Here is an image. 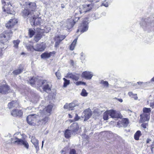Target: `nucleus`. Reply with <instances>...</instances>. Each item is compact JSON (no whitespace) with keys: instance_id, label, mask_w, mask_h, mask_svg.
<instances>
[{"instance_id":"1","label":"nucleus","mask_w":154,"mask_h":154,"mask_svg":"<svg viewBox=\"0 0 154 154\" xmlns=\"http://www.w3.org/2000/svg\"><path fill=\"white\" fill-rule=\"evenodd\" d=\"M92 9V5L88 4L85 5H82L80 6L79 8H77L74 11L75 17L76 18H79V14L82 13H86L89 12Z\"/></svg>"},{"instance_id":"2","label":"nucleus","mask_w":154,"mask_h":154,"mask_svg":"<svg viewBox=\"0 0 154 154\" xmlns=\"http://www.w3.org/2000/svg\"><path fill=\"white\" fill-rule=\"evenodd\" d=\"M13 33L11 30L8 29L5 31L3 32L0 34V41L4 44L11 38L12 36Z\"/></svg>"},{"instance_id":"3","label":"nucleus","mask_w":154,"mask_h":154,"mask_svg":"<svg viewBox=\"0 0 154 154\" xmlns=\"http://www.w3.org/2000/svg\"><path fill=\"white\" fill-rule=\"evenodd\" d=\"M89 21V20L87 18L83 20V23L79 26L77 32L80 31L81 32L83 33L86 31L88 28V24Z\"/></svg>"},{"instance_id":"4","label":"nucleus","mask_w":154,"mask_h":154,"mask_svg":"<svg viewBox=\"0 0 154 154\" xmlns=\"http://www.w3.org/2000/svg\"><path fill=\"white\" fill-rule=\"evenodd\" d=\"M35 14L34 12L31 11L27 8H24V9L22 11V16L24 18H27L29 20L32 17H34V14Z\"/></svg>"},{"instance_id":"5","label":"nucleus","mask_w":154,"mask_h":154,"mask_svg":"<svg viewBox=\"0 0 154 154\" xmlns=\"http://www.w3.org/2000/svg\"><path fill=\"white\" fill-rule=\"evenodd\" d=\"M2 3L3 4H5V5H4V6L2 7V9L3 11L6 12L8 14H13L12 8L11 5L9 4H8L7 5L6 4L4 0H2Z\"/></svg>"},{"instance_id":"6","label":"nucleus","mask_w":154,"mask_h":154,"mask_svg":"<svg viewBox=\"0 0 154 154\" xmlns=\"http://www.w3.org/2000/svg\"><path fill=\"white\" fill-rule=\"evenodd\" d=\"M24 8L30 10L31 11L35 13V10L36 6L35 3L29 2H26L23 5Z\"/></svg>"},{"instance_id":"7","label":"nucleus","mask_w":154,"mask_h":154,"mask_svg":"<svg viewBox=\"0 0 154 154\" xmlns=\"http://www.w3.org/2000/svg\"><path fill=\"white\" fill-rule=\"evenodd\" d=\"M79 105V104L78 103L77 101L75 100L69 104L66 103L64 105L63 108L64 109H67L69 110H72L74 109V107L78 106Z\"/></svg>"},{"instance_id":"8","label":"nucleus","mask_w":154,"mask_h":154,"mask_svg":"<svg viewBox=\"0 0 154 154\" xmlns=\"http://www.w3.org/2000/svg\"><path fill=\"white\" fill-rule=\"evenodd\" d=\"M109 116L113 118H122V116L119 112L114 110H109Z\"/></svg>"},{"instance_id":"9","label":"nucleus","mask_w":154,"mask_h":154,"mask_svg":"<svg viewBox=\"0 0 154 154\" xmlns=\"http://www.w3.org/2000/svg\"><path fill=\"white\" fill-rule=\"evenodd\" d=\"M80 75L75 72H68L66 75V77L73 80L77 81L79 79Z\"/></svg>"},{"instance_id":"10","label":"nucleus","mask_w":154,"mask_h":154,"mask_svg":"<svg viewBox=\"0 0 154 154\" xmlns=\"http://www.w3.org/2000/svg\"><path fill=\"white\" fill-rule=\"evenodd\" d=\"M79 129V126L76 122L73 123L69 127V129L72 132V134H74V135L77 134Z\"/></svg>"},{"instance_id":"11","label":"nucleus","mask_w":154,"mask_h":154,"mask_svg":"<svg viewBox=\"0 0 154 154\" xmlns=\"http://www.w3.org/2000/svg\"><path fill=\"white\" fill-rule=\"evenodd\" d=\"M9 90L8 86L6 84H0V93L2 94L8 93Z\"/></svg>"},{"instance_id":"12","label":"nucleus","mask_w":154,"mask_h":154,"mask_svg":"<svg viewBox=\"0 0 154 154\" xmlns=\"http://www.w3.org/2000/svg\"><path fill=\"white\" fill-rule=\"evenodd\" d=\"M75 19L76 18H75ZM78 20V19L76 20V19H75V20L74 18H72L68 19L67 21L66 25V27L68 29H70L73 27L76 21H77Z\"/></svg>"},{"instance_id":"13","label":"nucleus","mask_w":154,"mask_h":154,"mask_svg":"<svg viewBox=\"0 0 154 154\" xmlns=\"http://www.w3.org/2000/svg\"><path fill=\"white\" fill-rule=\"evenodd\" d=\"M52 106L51 105H50L47 106L43 110H40V113L41 115H48V114L50 113L51 111L52 108Z\"/></svg>"},{"instance_id":"14","label":"nucleus","mask_w":154,"mask_h":154,"mask_svg":"<svg viewBox=\"0 0 154 154\" xmlns=\"http://www.w3.org/2000/svg\"><path fill=\"white\" fill-rule=\"evenodd\" d=\"M34 17H32V18L29 19L31 23V25H38L40 24L39 19L35 17V14H34Z\"/></svg>"},{"instance_id":"15","label":"nucleus","mask_w":154,"mask_h":154,"mask_svg":"<svg viewBox=\"0 0 154 154\" xmlns=\"http://www.w3.org/2000/svg\"><path fill=\"white\" fill-rule=\"evenodd\" d=\"M18 21L16 19L14 18L10 19L8 22L6 24V26L9 29L12 28L13 26L17 23Z\"/></svg>"},{"instance_id":"16","label":"nucleus","mask_w":154,"mask_h":154,"mask_svg":"<svg viewBox=\"0 0 154 154\" xmlns=\"http://www.w3.org/2000/svg\"><path fill=\"white\" fill-rule=\"evenodd\" d=\"M23 112L20 110L15 109L13 110L11 112V114L14 117H21L23 115Z\"/></svg>"},{"instance_id":"17","label":"nucleus","mask_w":154,"mask_h":154,"mask_svg":"<svg viewBox=\"0 0 154 154\" xmlns=\"http://www.w3.org/2000/svg\"><path fill=\"white\" fill-rule=\"evenodd\" d=\"M45 48V46L42 43L37 44L35 46L34 50L37 51H42Z\"/></svg>"},{"instance_id":"18","label":"nucleus","mask_w":154,"mask_h":154,"mask_svg":"<svg viewBox=\"0 0 154 154\" xmlns=\"http://www.w3.org/2000/svg\"><path fill=\"white\" fill-rule=\"evenodd\" d=\"M140 121L143 122L145 121H148L149 120L150 115L149 114H146L145 113H143L140 115Z\"/></svg>"},{"instance_id":"19","label":"nucleus","mask_w":154,"mask_h":154,"mask_svg":"<svg viewBox=\"0 0 154 154\" xmlns=\"http://www.w3.org/2000/svg\"><path fill=\"white\" fill-rule=\"evenodd\" d=\"M83 114L85 116V119L84 120L88 119L91 116V109H86L83 112Z\"/></svg>"},{"instance_id":"20","label":"nucleus","mask_w":154,"mask_h":154,"mask_svg":"<svg viewBox=\"0 0 154 154\" xmlns=\"http://www.w3.org/2000/svg\"><path fill=\"white\" fill-rule=\"evenodd\" d=\"M93 75L91 72L85 71L82 74V76L87 79H90L92 77Z\"/></svg>"},{"instance_id":"21","label":"nucleus","mask_w":154,"mask_h":154,"mask_svg":"<svg viewBox=\"0 0 154 154\" xmlns=\"http://www.w3.org/2000/svg\"><path fill=\"white\" fill-rule=\"evenodd\" d=\"M38 79L37 78L32 77L29 79V82L32 86H34L35 85H39V84L38 83Z\"/></svg>"},{"instance_id":"22","label":"nucleus","mask_w":154,"mask_h":154,"mask_svg":"<svg viewBox=\"0 0 154 154\" xmlns=\"http://www.w3.org/2000/svg\"><path fill=\"white\" fill-rule=\"evenodd\" d=\"M140 26L145 29V28H147L150 24V23L148 22L147 19H142L140 23Z\"/></svg>"},{"instance_id":"23","label":"nucleus","mask_w":154,"mask_h":154,"mask_svg":"<svg viewBox=\"0 0 154 154\" xmlns=\"http://www.w3.org/2000/svg\"><path fill=\"white\" fill-rule=\"evenodd\" d=\"M31 117V115H28L26 118V120L29 125L35 126L36 125V123L34 122V120H32Z\"/></svg>"},{"instance_id":"24","label":"nucleus","mask_w":154,"mask_h":154,"mask_svg":"<svg viewBox=\"0 0 154 154\" xmlns=\"http://www.w3.org/2000/svg\"><path fill=\"white\" fill-rule=\"evenodd\" d=\"M49 119L48 117H45L44 118L39 120L38 123V124H37V126L41 125H42L45 124L48 121Z\"/></svg>"},{"instance_id":"25","label":"nucleus","mask_w":154,"mask_h":154,"mask_svg":"<svg viewBox=\"0 0 154 154\" xmlns=\"http://www.w3.org/2000/svg\"><path fill=\"white\" fill-rule=\"evenodd\" d=\"M72 135H74V134H72V132L69 129L66 130L64 133V136L66 138H69Z\"/></svg>"},{"instance_id":"26","label":"nucleus","mask_w":154,"mask_h":154,"mask_svg":"<svg viewBox=\"0 0 154 154\" xmlns=\"http://www.w3.org/2000/svg\"><path fill=\"white\" fill-rule=\"evenodd\" d=\"M18 145H23L27 149L29 148V145L28 143L26 140H24L20 139Z\"/></svg>"},{"instance_id":"27","label":"nucleus","mask_w":154,"mask_h":154,"mask_svg":"<svg viewBox=\"0 0 154 154\" xmlns=\"http://www.w3.org/2000/svg\"><path fill=\"white\" fill-rule=\"evenodd\" d=\"M39 99V97L38 95L35 94L32 96V98L31 100V102H33L35 103H36L38 101Z\"/></svg>"},{"instance_id":"28","label":"nucleus","mask_w":154,"mask_h":154,"mask_svg":"<svg viewBox=\"0 0 154 154\" xmlns=\"http://www.w3.org/2000/svg\"><path fill=\"white\" fill-rule=\"evenodd\" d=\"M26 47L29 51H33V50H34V48L33 44L32 43L26 44Z\"/></svg>"},{"instance_id":"29","label":"nucleus","mask_w":154,"mask_h":154,"mask_svg":"<svg viewBox=\"0 0 154 154\" xmlns=\"http://www.w3.org/2000/svg\"><path fill=\"white\" fill-rule=\"evenodd\" d=\"M23 67H19V69L14 71L12 73L15 75H17L21 73L23 70Z\"/></svg>"},{"instance_id":"30","label":"nucleus","mask_w":154,"mask_h":154,"mask_svg":"<svg viewBox=\"0 0 154 154\" xmlns=\"http://www.w3.org/2000/svg\"><path fill=\"white\" fill-rule=\"evenodd\" d=\"M20 139H19L17 137H13L11 138V143L12 144H14L17 143V144H18L20 141Z\"/></svg>"},{"instance_id":"31","label":"nucleus","mask_w":154,"mask_h":154,"mask_svg":"<svg viewBox=\"0 0 154 154\" xmlns=\"http://www.w3.org/2000/svg\"><path fill=\"white\" fill-rule=\"evenodd\" d=\"M41 29L42 30V32L43 33H48V32L51 29V28L49 26H45L44 27H41Z\"/></svg>"},{"instance_id":"32","label":"nucleus","mask_w":154,"mask_h":154,"mask_svg":"<svg viewBox=\"0 0 154 154\" xmlns=\"http://www.w3.org/2000/svg\"><path fill=\"white\" fill-rule=\"evenodd\" d=\"M17 104L16 101H12L8 103V107L9 109H11L13 107H15L17 106Z\"/></svg>"},{"instance_id":"33","label":"nucleus","mask_w":154,"mask_h":154,"mask_svg":"<svg viewBox=\"0 0 154 154\" xmlns=\"http://www.w3.org/2000/svg\"><path fill=\"white\" fill-rule=\"evenodd\" d=\"M128 120L127 119L125 118L122 120L121 121V124L123 127H126L128 124Z\"/></svg>"},{"instance_id":"34","label":"nucleus","mask_w":154,"mask_h":154,"mask_svg":"<svg viewBox=\"0 0 154 154\" xmlns=\"http://www.w3.org/2000/svg\"><path fill=\"white\" fill-rule=\"evenodd\" d=\"M43 89L44 91L48 93H49L51 90L50 86L48 84L45 85L43 88Z\"/></svg>"},{"instance_id":"35","label":"nucleus","mask_w":154,"mask_h":154,"mask_svg":"<svg viewBox=\"0 0 154 154\" xmlns=\"http://www.w3.org/2000/svg\"><path fill=\"white\" fill-rule=\"evenodd\" d=\"M51 56V54L50 53L47 52H45L42 54L41 55V57L42 58L45 59L46 58H49Z\"/></svg>"},{"instance_id":"36","label":"nucleus","mask_w":154,"mask_h":154,"mask_svg":"<svg viewBox=\"0 0 154 154\" xmlns=\"http://www.w3.org/2000/svg\"><path fill=\"white\" fill-rule=\"evenodd\" d=\"M66 37L65 35H56L55 37V40H59L61 42Z\"/></svg>"},{"instance_id":"37","label":"nucleus","mask_w":154,"mask_h":154,"mask_svg":"<svg viewBox=\"0 0 154 154\" xmlns=\"http://www.w3.org/2000/svg\"><path fill=\"white\" fill-rule=\"evenodd\" d=\"M141 135V131H137L134 135V138L136 140L139 139L140 136Z\"/></svg>"},{"instance_id":"38","label":"nucleus","mask_w":154,"mask_h":154,"mask_svg":"<svg viewBox=\"0 0 154 154\" xmlns=\"http://www.w3.org/2000/svg\"><path fill=\"white\" fill-rule=\"evenodd\" d=\"M77 38H75V39L73 42H72V43L71 44L70 46V49L71 50H73L74 49V48L75 47V45L76 43L77 42Z\"/></svg>"},{"instance_id":"39","label":"nucleus","mask_w":154,"mask_h":154,"mask_svg":"<svg viewBox=\"0 0 154 154\" xmlns=\"http://www.w3.org/2000/svg\"><path fill=\"white\" fill-rule=\"evenodd\" d=\"M109 110L105 112L103 115V119L104 120H106L108 119L109 116Z\"/></svg>"},{"instance_id":"40","label":"nucleus","mask_w":154,"mask_h":154,"mask_svg":"<svg viewBox=\"0 0 154 154\" xmlns=\"http://www.w3.org/2000/svg\"><path fill=\"white\" fill-rule=\"evenodd\" d=\"M151 110L150 108L144 107L143 109V113H145L146 114H149L150 115V112Z\"/></svg>"},{"instance_id":"41","label":"nucleus","mask_w":154,"mask_h":154,"mask_svg":"<svg viewBox=\"0 0 154 154\" xmlns=\"http://www.w3.org/2000/svg\"><path fill=\"white\" fill-rule=\"evenodd\" d=\"M29 115H31L32 120H34V122H35L36 121V116H40L41 115V114H39L38 113L37 114H32Z\"/></svg>"},{"instance_id":"42","label":"nucleus","mask_w":154,"mask_h":154,"mask_svg":"<svg viewBox=\"0 0 154 154\" xmlns=\"http://www.w3.org/2000/svg\"><path fill=\"white\" fill-rule=\"evenodd\" d=\"M31 142L34 145L36 144H38V140L36 139L34 137H32L31 139Z\"/></svg>"},{"instance_id":"43","label":"nucleus","mask_w":154,"mask_h":154,"mask_svg":"<svg viewBox=\"0 0 154 154\" xmlns=\"http://www.w3.org/2000/svg\"><path fill=\"white\" fill-rule=\"evenodd\" d=\"M35 31L34 30L32 29H30L29 30V37L31 38L35 34Z\"/></svg>"},{"instance_id":"44","label":"nucleus","mask_w":154,"mask_h":154,"mask_svg":"<svg viewBox=\"0 0 154 154\" xmlns=\"http://www.w3.org/2000/svg\"><path fill=\"white\" fill-rule=\"evenodd\" d=\"M42 36L40 34H37L34 38V40L36 42H38L41 38Z\"/></svg>"},{"instance_id":"45","label":"nucleus","mask_w":154,"mask_h":154,"mask_svg":"<svg viewBox=\"0 0 154 154\" xmlns=\"http://www.w3.org/2000/svg\"><path fill=\"white\" fill-rule=\"evenodd\" d=\"M20 42V41L19 40H14L13 42V43L14 44V47L16 48H17L18 47V45Z\"/></svg>"},{"instance_id":"46","label":"nucleus","mask_w":154,"mask_h":154,"mask_svg":"<svg viewBox=\"0 0 154 154\" xmlns=\"http://www.w3.org/2000/svg\"><path fill=\"white\" fill-rule=\"evenodd\" d=\"M63 80L64 81L63 86L64 87H66L69 84L70 81L66 79L65 78H63Z\"/></svg>"},{"instance_id":"47","label":"nucleus","mask_w":154,"mask_h":154,"mask_svg":"<svg viewBox=\"0 0 154 154\" xmlns=\"http://www.w3.org/2000/svg\"><path fill=\"white\" fill-rule=\"evenodd\" d=\"M81 95L83 96L86 97L87 96L88 93L87 92L86 90L85 89H83L82 90Z\"/></svg>"},{"instance_id":"48","label":"nucleus","mask_w":154,"mask_h":154,"mask_svg":"<svg viewBox=\"0 0 154 154\" xmlns=\"http://www.w3.org/2000/svg\"><path fill=\"white\" fill-rule=\"evenodd\" d=\"M55 75L58 79H61V74L60 72L59 71V70L57 72H56Z\"/></svg>"},{"instance_id":"49","label":"nucleus","mask_w":154,"mask_h":154,"mask_svg":"<svg viewBox=\"0 0 154 154\" xmlns=\"http://www.w3.org/2000/svg\"><path fill=\"white\" fill-rule=\"evenodd\" d=\"M101 84L103 85L104 86L106 87H108L109 85L107 81H102L101 82Z\"/></svg>"},{"instance_id":"50","label":"nucleus","mask_w":154,"mask_h":154,"mask_svg":"<svg viewBox=\"0 0 154 154\" xmlns=\"http://www.w3.org/2000/svg\"><path fill=\"white\" fill-rule=\"evenodd\" d=\"M55 40L56 41V42L54 46L55 47H58L61 41H60L59 40H55Z\"/></svg>"},{"instance_id":"51","label":"nucleus","mask_w":154,"mask_h":154,"mask_svg":"<svg viewBox=\"0 0 154 154\" xmlns=\"http://www.w3.org/2000/svg\"><path fill=\"white\" fill-rule=\"evenodd\" d=\"M148 123H143L141 125V126L144 128H146L148 127Z\"/></svg>"},{"instance_id":"52","label":"nucleus","mask_w":154,"mask_h":154,"mask_svg":"<svg viewBox=\"0 0 154 154\" xmlns=\"http://www.w3.org/2000/svg\"><path fill=\"white\" fill-rule=\"evenodd\" d=\"M102 5L106 7H108L109 6L108 2L105 1L103 2L102 4Z\"/></svg>"},{"instance_id":"53","label":"nucleus","mask_w":154,"mask_h":154,"mask_svg":"<svg viewBox=\"0 0 154 154\" xmlns=\"http://www.w3.org/2000/svg\"><path fill=\"white\" fill-rule=\"evenodd\" d=\"M46 82V81H42L41 80H38V83L39 84V85H38L39 86H41L42 85H44L45 83V82Z\"/></svg>"},{"instance_id":"54","label":"nucleus","mask_w":154,"mask_h":154,"mask_svg":"<svg viewBox=\"0 0 154 154\" xmlns=\"http://www.w3.org/2000/svg\"><path fill=\"white\" fill-rule=\"evenodd\" d=\"M97 14H93L91 15V20H96L98 18L96 17Z\"/></svg>"},{"instance_id":"55","label":"nucleus","mask_w":154,"mask_h":154,"mask_svg":"<svg viewBox=\"0 0 154 154\" xmlns=\"http://www.w3.org/2000/svg\"><path fill=\"white\" fill-rule=\"evenodd\" d=\"M76 85H86V83L84 82L79 81L76 82Z\"/></svg>"},{"instance_id":"56","label":"nucleus","mask_w":154,"mask_h":154,"mask_svg":"<svg viewBox=\"0 0 154 154\" xmlns=\"http://www.w3.org/2000/svg\"><path fill=\"white\" fill-rule=\"evenodd\" d=\"M34 147H35L36 150V152L37 153L38 152L39 150V148L38 146V144H35L34 145Z\"/></svg>"},{"instance_id":"57","label":"nucleus","mask_w":154,"mask_h":154,"mask_svg":"<svg viewBox=\"0 0 154 154\" xmlns=\"http://www.w3.org/2000/svg\"><path fill=\"white\" fill-rule=\"evenodd\" d=\"M69 154H76V151L74 149H72L70 150Z\"/></svg>"},{"instance_id":"58","label":"nucleus","mask_w":154,"mask_h":154,"mask_svg":"<svg viewBox=\"0 0 154 154\" xmlns=\"http://www.w3.org/2000/svg\"><path fill=\"white\" fill-rule=\"evenodd\" d=\"M81 57H80V59H81V60H84L85 59V56L84 55V54L83 53V52H82L81 54Z\"/></svg>"},{"instance_id":"59","label":"nucleus","mask_w":154,"mask_h":154,"mask_svg":"<svg viewBox=\"0 0 154 154\" xmlns=\"http://www.w3.org/2000/svg\"><path fill=\"white\" fill-rule=\"evenodd\" d=\"M80 119V117L78 116V115L77 114H75V116L74 118V120L75 121H78L79 119Z\"/></svg>"},{"instance_id":"60","label":"nucleus","mask_w":154,"mask_h":154,"mask_svg":"<svg viewBox=\"0 0 154 154\" xmlns=\"http://www.w3.org/2000/svg\"><path fill=\"white\" fill-rule=\"evenodd\" d=\"M128 94L130 96H137V95L136 94H134L131 92H129L128 93Z\"/></svg>"},{"instance_id":"61","label":"nucleus","mask_w":154,"mask_h":154,"mask_svg":"<svg viewBox=\"0 0 154 154\" xmlns=\"http://www.w3.org/2000/svg\"><path fill=\"white\" fill-rule=\"evenodd\" d=\"M67 152L65 149H63L61 152V154H66Z\"/></svg>"},{"instance_id":"62","label":"nucleus","mask_w":154,"mask_h":154,"mask_svg":"<svg viewBox=\"0 0 154 154\" xmlns=\"http://www.w3.org/2000/svg\"><path fill=\"white\" fill-rule=\"evenodd\" d=\"M3 50L2 48H0V57H2L3 55Z\"/></svg>"},{"instance_id":"63","label":"nucleus","mask_w":154,"mask_h":154,"mask_svg":"<svg viewBox=\"0 0 154 154\" xmlns=\"http://www.w3.org/2000/svg\"><path fill=\"white\" fill-rule=\"evenodd\" d=\"M100 0H89L90 2H93L94 3L98 2Z\"/></svg>"},{"instance_id":"64","label":"nucleus","mask_w":154,"mask_h":154,"mask_svg":"<svg viewBox=\"0 0 154 154\" xmlns=\"http://www.w3.org/2000/svg\"><path fill=\"white\" fill-rule=\"evenodd\" d=\"M150 106L152 108H154V102L150 103Z\"/></svg>"}]
</instances>
